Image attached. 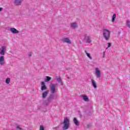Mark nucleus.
<instances>
[{"mask_svg": "<svg viewBox=\"0 0 130 130\" xmlns=\"http://www.w3.org/2000/svg\"><path fill=\"white\" fill-rule=\"evenodd\" d=\"M10 31L13 34H18L19 32V30H17L15 27L11 28Z\"/></svg>", "mask_w": 130, "mask_h": 130, "instance_id": "nucleus-10", "label": "nucleus"}, {"mask_svg": "<svg viewBox=\"0 0 130 130\" xmlns=\"http://www.w3.org/2000/svg\"><path fill=\"white\" fill-rule=\"evenodd\" d=\"M91 84L94 89L97 88V84L96 83V82H95V80L91 79Z\"/></svg>", "mask_w": 130, "mask_h": 130, "instance_id": "nucleus-17", "label": "nucleus"}, {"mask_svg": "<svg viewBox=\"0 0 130 130\" xmlns=\"http://www.w3.org/2000/svg\"><path fill=\"white\" fill-rule=\"evenodd\" d=\"M58 84L57 83L54 84L53 83H51L50 85V89L52 94H54V93L56 92V87L55 86H58Z\"/></svg>", "mask_w": 130, "mask_h": 130, "instance_id": "nucleus-4", "label": "nucleus"}, {"mask_svg": "<svg viewBox=\"0 0 130 130\" xmlns=\"http://www.w3.org/2000/svg\"><path fill=\"white\" fill-rule=\"evenodd\" d=\"M103 32V36L105 40H109V39H110V34H111V31L107 29H104Z\"/></svg>", "mask_w": 130, "mask_h": 130, "instance_id": "nucleus-2", "label": "nucleus"}, {"mask_svg": "<svg viewBox=\"0 0 130 130\" xmlns=\"http://www.w3.org/2000/svg\"><path fill=\"white\" fill-rule=\"evenodd\" d=\"M41 90L42 91H44V90H47V87H46V85H45V83L44 82H41Z\"/></svg>", "mask_w": 130, "mask_h": 130, "instance_id": "nucleus-11", "label": "nucleus"}, {"mask_svg": "<svg viewBox=\"0 0 130 130\" xmlns=\"http://www.w3.org/2000/svg\"><path fill=\"white\" fill-rule=\"evenodd\" d=\"M68 79H70V77H68Z\"/></svg>", "mask_w": 130, "mask_h": 130, "instance_id": "nucleus-30", "label": "nucleus"}, {"mask_svg": "<svg viewBox=\"0 0 130 130\" xmlns=\"http://www.w3.org/2000/svg\"><path fill=\"white\" fill-rule=\"evenodd\" d=\"M51 80V77L49 76H46V78L45 79L44 81L45 82H49Z\"/></svg>", "mask_w": 130, "mask_h": 130, "instance_id": "nucleus-19", "label": "nucleus"}, {"mask_svg": "<svg viewBox=\"0 0 130 130\" xmlns=\"http://www.w3.org/2000/svg\"><path fill=\"white\" fill-rule=\"evenodd\" d=\"M73 122L74 124L77 125V126H79L80 125V122L77 120V118L74 117L73 119Z\"/></svg>", "mask_w": 130, "mask_h": 130, "instance_id": "nucleus-15", "label": "nucleus"}, {"mask_svg": "<svg viewBox=\"0 0 130 130\" xmlns=\"http://www.w3.org/2000/svg\"><path fill=\"white\" fill-rule=\"evenodd\" d=\"M115 19H116V14L114 13L112 18V22H113V23H114L115 21Z\"/></svg>", "mask_w": 130, "mask_h": 130, "instance_id": "nucleus-18", "label": "nucleus"}, {"mask_svg": "<svg viewBox=\"0 0 130 130\" xmlns=\"http://www.w3.org/2000/svg\"><path fill=\"white\" fill-rule=\"evenodd\" d=\"M56 80L57 81L58 83H59V84H60L61 86H63V82H62V80H61L60 77H59V78H57Z\"/></svg>", "mask_w": 130, "mask_h": 130, "instance_id": "nucleus-16", "label": "nucleus"}, {"mask_svg": "<svg viewBox=\"0 0 130 130\" xmlns=\"http://www.w3.org/2000/svg\"><path fill=\"white\" fill-rule=\"evenodd\" d=\"M6 47L5 46H2L1 48H0V54L1 55H5V53H6Z\"/></svg>", "mask_w": 130, "mask_h": 130, "instance_id": "nucleus-6", "label": "nucleus"}, {"mask_svg": "<svg viewBox=\"0 0 130 130\" xmlns=\"http://www.w3.org/2000/svg\"><path fill=\"white\" fill-rule=\"evenodd\" d=\"M62 42H66V43H68V44H72V42L71 41V40L69 38H64L62 39Z\"/></svg>", "mask_w": 130, "mask_h": 130, "instance_id": "nucleus-7", "label": "nucleus"}, {"mask_svg": "<svg viewBox=\"0 0 130 130\" xmlns=\"http://www.w3.org/2000/svg\"><path fill=\"white\" fill-rule=\"evenodd\" d=\"M104 53H105V52H104Z\"/></svg>", "mask_w": 130, "mask_h": 130, "instance_id": "nucleus-31", "label": "nucleus"}, {"mask_svg": "<svg viewBox=\"0 0 130 130\" xmlns=\"http://www.w3.org/2000/svg\"><path fill=\"white\" fill-rule=\"evenodd\" d=\"M83 100H84V101L85 102L89 101V98H88V96H87L86 95H83Z\"/></svg>", "mask_w": 130, "mask_h": 130, "instance_id": "nucleus-20", "label": "nucleus"}, {"mask_svg": "<svg viewBox=\"0 0 130 130\" xmlns=\"http://www.w3.org/2000/svg\"><path fill=\"white\" fill-rule=\"evenodd\" d=\"M80 116L81 117V116H82V115H80Z\"/></svg>", "mask_w": 130, "mask_h": 130, "instance_id": "nucleus-32", "label": "nucleus"}, {"mask_svg": "<svg viewBox=\"0 0 130 130\" xmlns=\"http://www.w3.org/2000/svg\"><path fill=\"white\" fill-rule=\"evenodd\" d=\"M71 27L73 29H76V28H78V23H77L76 22L72 23L71 24Z\"/></svg>", "mask_w": 130, "mask_h": 130, "instance_id": "nucleus-14", "label": "nucleus"}, {"mask_svg": "<svg viewBox=\"0 0 130 130\" xmlns=\"http://www.w3.org/2000/svg\"><path fill=\"white\" fill-rule=\"evenodd\" d=\"M3 11V8H0V12H2Z\"/></svg>", "mask_w": 130, "mask_h": 130, "instance_id": "nucleus-28", "label": "nucleus"}, {"mask_svg": "<svg viewBox=\"0 0 130 130\" xmlns=\"http://www.w3.org/2000/svg\"><path fill=\"white\" fill-rule=\"evenodd\" d=\"M111 47V43H108V47Z\"/></svg>", "mask_w": 130, "mask_h": 130, "instance_id": "nucleus-26", "label": "nucleus"}, {"mask_svg": "<svg viewBox=\"0 0 130 130\" xmlns=\"http://www.w3.org/2000/svg\"><path fill=\"white\" fill-rule=\"evenodd\" d=\"M84 40H85V41H86V42H87V43H91V42H92L91 38H90V37L88 36V35L87 34H85L84 35Z\"/></svg>", "mask_w": 130, "mask_h": 130, "instance_id": "nucleus-5", "label": "nucleus"}, {"mask_svg": "<svg viewBox=\"0 0 130 130\" xmlns=\"http://www.w3.org/2000/svg\"><path fill=\"white\" fill-rule=\"evenodd\" d=\"M49 92V90H47L45 91L44 92L42 93V99H44L46 98L47 95H48V93Z\"/></svg>", "mask_w": 130, "mask_h": 130, "instance_id": "nucleus-12", "label": "nucleus"}, {"mask_svg": "<svg viewBox=\"0 0 130 130\" xmlns=\"http://www.w3.org/2000/svg\"><path fill=\"white\" fill-rule=\"evenodd\" d=\"M16 129H17V130H24V129L21 128V127H20V126H19V125H17L16 126Z\"/></svg>", "mask_w": 130, "mask_h": 130, "instance_id": "nucleus-24", "label": "nucleus"}, {"mask_svg": "<svg viewBox=\"0 0 130 130\" xmlns=\"http://www.w3.org/2000/svg\"><path fill=\"white\" fill-rule=\"evenodd\" d=\"M5 82L6 84H9L11 83V79H10V78H7Z\"/></svg>", "mask_w": 130, "mask_h": 130, "instance_id": "nucleus-22", "label": "nucleus"}, {"mask_svg": "<svg viewBox=\"0 0 130 130\" xmlns=\"http://www.w3.org/2000/svg\"><path fill=\"white\" fill-rule=\"evenodd\" d=\"M54 99H57V95L54 94L53 93L50 94L49 97L47 99V101H45L44 103V105L47 106V105H49V103L52 102V100H54Z\"/></svg>", "mask_w": 130, "mask_h": 130, "instance_id": "nucleus-1", "label": "nucleus"}, {"mask_svg": "<svg viewBox=\"0 0 130 130\" xmlns=\"http://www.w3.org/2000/svg\"><path fill=\"white\" fill-rule=\"evenodd\" d=\"M85 53H86L87 56L88 57H89V58L90 59H92V57H91V55H90V53H88V52H87V51H86V50L85 51Z\"/></svg>", "mask_w": 130, "mask_h": 130, "instance_id": "nucleus-21", "label": "nucleus"}, {"mask_svg": "<svg viewBox=\"0 0 130 130\" xmlns=\"http://www.w3.org/2000/svg\"><path fill=\"white\" fill-rule=\"evenodd\" d=\"M6 63V61H5V56H0V64L1 66H4Z\"/></svg>", "mask_w": 130, "mask_h": 130, "instance_id": "nucleus-9", "label": "nucleus"}, {"mask_svg": "<svg viewBox=\"0 0 130 130\" xmlns=\"http://www.w3.org/2000/svg\"><path fill=\"white\" fill-rule=\"evenodd\" d=\"M126 26L128 28H130V23H129V21L128 20H127L126 22Z\"/></svg>", "mask_w": 130, "mask_h": 130, "instance_id": "nucleus-23", "label": "nucleus"}, {"mask_svg": "<svg viewBox=\"0 0 130 130\" xmlns=\"http://www.w3.org/2000/svg\"><path fill=\"white\" fill-rule=\"evenodd\" d=\"M63 124H64V126H63V129L66 130L69 128V127L70 126V120H69L68 117L64 118Z\"/></svg>", "mask_w": 130, "mask_h": 130, "instance_id": "nucleus-3", "label": "nucleus"}, {"mask_svg": "<svg viewBox=\"0 0 130 130\" xmlns=\"http://www.w3.org/2000/svg\"><path fill=\"white\" fill-rule=\"evenodd\" d=\"M87 127H90V125H87Z\"/></svg>", "mask_w": 130, "mask_h": 130, "instance_id": "nucleus-29", "label": "nucleus"}, {"mask_svg": "<svg viewBox=\"0 0 130 130\" xmlns=\"http://www.w3.org/2000/svg\"><path fill=\"white\" fill-rule=\"evenodd\" d=\"M22 2L23 0H15L14 2V5H15V6H21V4H22Z\"/></svg>", "mask_w": 130, "mask_h": 130, "instance_id": "nucleus-13", "label": "nucleus"}, {"mask_svg": "<svg viewBox=\"0 0 130 130\" xmlns=\"http://www.w3.org/2000/svg\"><path fill=\"white\" fill-rule=\"evenodd\" d=\"M95 74L97 78H101V71L99 70V68L95 69Z\"/></svg>", "mask_w": 130, "mask_h": 130, "instance_id": "nucleus-8", "label": "nucleus"}, {"mask_svg": "<svg viewBox=\"0 0 130 130\" xmlns=\"http://www.w3.org/2000/svg\"><path fill=\"white\" fill-rule=\"evenodd\" d=\"M28 56L30 57H31V56H32V54H31V53H29V54H28Z\"/></svg>", "mask_w": 130, "mask_h": 130, "instance_id": "nucleus-27", "label": "nucleus"}, {"mask_svg": "<svg viewBox=\"0 0 130 130\" xmlns=\"http://www.w3.org/2000/svg\"><path fill=\"white\" fill-rule=\"evenodd\" d=\"M40 130H44V127L43 125H41L40 127Z\"/></svg>", "mask_w": 130, "mask_h": 130, "instance_id": "nucleus-25", "label": "nucleus"}]
</instances>
